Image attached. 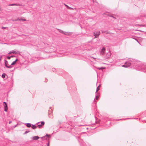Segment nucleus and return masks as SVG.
<instances>
[{
	"mask_svg": "<svg viewBox=\"0 0 146 146\" xmlns=\"http://www.w3.org/2000/svg\"><path fill=\"white\" fill-rule=\"evenodd\" d=\"M106 15V14L105 13H104L103 14V16H105V15Z\"/></svg>",
	"mask_w": 146,
	"mask_h": 146,
	"instance_id": "72a5a7b5",
	"label": "nucleus"
},
{
	"mask_svg": "<svg viewBox=\"0 0 146 146\" xmlns=\"http://www.w3.org/2000/svg\"><path fill=\"white\" fill-rule=\"evenodd\" d=\"M18 51L16 50H13L11 51L9 53V54H11V53H13L14 54H17V52Z\"/></svg>",
	"mask_w": 146,
	"mask_h": 146,
	"instance_id": "1a4fd4ad",
	"label": "nucleus"
},
{
	"mask_svg": "<svg viewBox=\"0 0 146 146\" xmlns=\"http://www.w3.org/2000/svg\"><path fill=\"white\" fill-rule=\"evenodd\" d=\"M30 132V131H26L25 133H23V134L24 135H25V134H27V133H28L29 132Z\"/></svg>",
	"mask_w": 146,
	"mask_h": 146,
	"instance_id": "393cba45",
	"label": "nucleus"
},
{
	"mask_svg": "<svg viewBox=\"0 0 146 146\" xmlns=\"http://www.w3.org/2000/svg\"><path fill=\"white\" fill-rule=\"evenodd\" d=\"M49 117L51 118H52L53 117V116L51 114L49 113Z\"/></svg>",
	"mask_w": 146,
	"mask_h": 146,
	"instance_id": "5701e85b",
	"label": "nucleus"
},
{
	"mask_svg": "<svg viewBox=\"0 0 146 146\" xmlns=\"http://www.w3.org/2000/svg\"><path fill=\"white\" fill-rule=\"evenodd\" d=\"M11 57L10 56H8L7 57V59L9 60H10Z\"/></svg>",
	"mask_w": 146,
	"mask_h": 146,
	"instance_id": "cd10ccee",
	"label": "nucleus"
},
{
	"mask_svg": "<svg viewBox=\"0 0 146 146\" xmlns=\"http://www.w3.org/2000/svg\"><path fill=\"white\" fill-rule=\"evenodd\" d=\"M81 146H86L84 143H82V144H81Z\"/></svg>",
	"mask_w": 146,
	"mask_h": 146,
	"instance_id": "b1692460",
	"label": "nucleus"
},
{
	"mask_svg": "<svg viewBox=\"0 0 146 146\" xmlns=\"http://www.w3.org/2000/svg\"><path fill=\"white\" fill-rule=\"evenodd\" d=\"M45 136H46L48 138H50L51 137V135L48 134H46L45 136L42 137L41 138L42 139L43 138L45 137Z\"/></svg>",
	"mask_w": 146,
	"mask_h": 146,
	"instance_id": "a211bd4d",
	"label": "nucleus"
},
{
	"mask_svg": "<svg viewBox=\"0 0 146 146\" xmlns=\"http://www.w3.org/2000/svg\"><path fill=\"white\" fill-rule=\"evenodd\" d=\"M32 128L33 129H35L37 127V126L35 125H32Z\"/></svg>",
	"mask_w": 146,
	"mask_h": 146,
	"instance_id": "f3484780",
	"label": "nucleus"
},
{
	"mask_svg": "<svg viewBox=\"0 0 146 146\" xmlns=\"http://www.w3.org/2000/svg\"><path fill=\"white\" fill-rule=\"evenodd\" d=\"M1 60V57H0V61Z\"/></svg>",
	"mask_w": 146,
	"mask_h": 146,
	"instance_id": "4c0bfd02",
	"label": "nucleus"
},
{
	"mask_svg": "<svg viewBox=\"0 0 146 146\" xmlns=\"http://www.w3.org/2000/svg\"><path fill=\"white\" fill-rule=\"evenodd\" d=\"M17 60H18V59L17 58L15 61L13 62L11 65H11H14L16 63V62L17 61Z\"/></svg>",
	"mask_w": 146,
	"mask_h": 146,
	"instance_id": "ddd939ff",
	"label": "nucleus"
},
{
	"mask_svg": "<svg viewBox=\"0 0 146 146\" xmlns=\"http://www.w3.org/2000/svg\"><path fill=\"white\" fill-rule=\"evenodd\" d=\"M5 65L6 67L8 68H11L12 67V66L10 65V66H8V63L7 61L6 60H5Z\"/></svg>",
	"mask_w": 146,
	"mask_h": 146,
	"instance_id": "39448f33",
	"label": "nucleus"
},
{
	"mask_svg": "<svg viewBox=\"0 0 146 146\" xmlns=\"http://www.w3.org/2000/svg\"><path fill=\"white\" fill-rule=\"evenodd\" d=\"M134 118H126V119H124V120H126V119H134Z\"/></svg>",
	"mask_w": 146,
	"mask_h": 146,
	"instance_id": "473e14b6",
	"label": "nucleus"
},
{
	"mask_svg": "<svg viewBox=\"0 0 146 146\" xmlns=\"http://www.w3.org/2000/svg\"><path fill=\"white\" fill-rule=\"evenodd\" d=\"M19 5L15 3H13L12 4H9L8 5L9 6H18Z\"/></svg>",
	"mask_w": 146,
	"mask_h": 146,
	"instance_id": "2eb2a0df",
	"label": "nucleus"
},
{
	"mask_svg": "<svg viewBox=\"0 0 146 146\" xmlns=\"http://www.w3.org/2000/svg\"><path fill=\"white\" fill-rule=\"evenodd\" d=\"M110 56L111 54L109 52L108 53H107L106 56V58H108L110 57Z\"/></svg>",
	"mask_w": 146,
	"mask_h": 146,
	"instance_id": "9b49d317",
	"label": "nucleus"
},
{
	"mask_svg": "<svg viewBox=\"0 0 146 146\" xmlns=\"http://www.w3.org/2000/svg\"><path fill=\"white\" fill-rule=\"evenodd\" d=\"M95 117V118H96V117ZM96 123H97V121H96Z\"/></svg>",
	"mask_w": 146,
	"mask_h": 146,
	"instance_id": "c9c22d12",
	"label": "nucleus"
},
{
	"mask_svg": "<svg viewBox=\"0 0 146 146\" xmlns=\"http://www.w3.org/2000/svg\"><path fill=\"white\" fill-rule=\"evenodd\" d=\"M102 32L103 33H106V34H110V33H109L108 31H102Z\"/></svg>",
	"mask_w": 146,
	"mask_h": 146,
	"instance_id": "4be33fe9",
	"label": "nucleus"
},
{
	"mask_svg": "<svg viewBox=\"0 0 146 146\" xmlns=\"http://www.w3.org/2000/svg\"><path fill=\"white\" fill-rule=\"evenodd\" d=\"M105 68L104 67H101V68H97L99 70H103Z\"/></svg>",
	"mask_w": 146,
	"mask_h": 146,
	"instance_id": "aec40b11",
	"label": "nucleus"
},
{
	"mask_svg": "<svg viewBox=\"0 0 146 146\" xmlns=\"http://www.w3.org/2000/svg\"><path fill=\"white\" fill-rule=\"evenodd\" d=\"M57 29L61 33H62V34H63L65 35H67L68 34V33L65 32L64 31H63L59 29Z\"/></svg>",
	"mask_w": 146,
	"mask_h": 146,
	"instance_id": "6e6552de",
	"label": "nucleus"
},
{
	"mask_svg": "<svg viewBox=\"0 0 146 146\" xmlns=\"http://www.w3.org/2000/svg\"><path fill=\"white\" fill-rule=\"evenodd\" d=\"M44 121L38 122L36 123L38 124V126L39 128H42V126L44 125Z\"/></svg>",
	"mask_w": 146,
	"mask_h": 146,
	"instance_id": "7ed1b4c3",
	"label": "nucleus"
},
{
	"mask_svg": "<svg viewBox=\"0 0 146 146\" xmlns=\"http://www.w3.org/2000/svg\"><path fill=\"white\" fill-rule=\"evenodd\" d=\"M101 84H100L97 88V89H96V93L99 90H100V88H99V87L100 86H101Z\"/></svg>",
	"mask_w": 146,
	"mask_h": 146,
	"instance_id": "412c9836",
	"label": "nucleus"
},
{
	"mask_svg": "<svg viewBox=\"0 0 146 146\" xmlns=\"http://www.w3.org/2000/svg\"><path fill=\"white\" fill-rule=\"evenodd\" d=\"M106 49L104 47H103L100 51V54L102 55H104L105 54Z\"/></svg>",
	"mask_w": 146,
	"mask_h": 146,
	"instance_id": "0eeeda50",
	"label": "nucleus"
},
{
	"mask_svg": "<svg viewBox=\"0 0 146 146\" xmlns=\"http://www.w3.org/2000/svg\"><path fill=\"white\" fill-rule=\"evenodd\" d=\"M93 0V2H94V0Z\"/></svg>",
	"mask_w": 146,
	"mask_h": 146,
	"instance_id": "ea45409f",
	"label": "nucleus"
},
{
	"mask_svg": "<svg viewBox=\"0 0 146 146\" xmlns=\"http://www.w3.org/2000/svg\"><path fill=\"white\" fill-rule=\"evenodd\" d=\"M39 138V137L37 136H34L33 137L32 139L34 140H36Z\"/></svg>",
	"mask_w": 146,
	"mask_h": 146,
	"instance_id": "9d476101",
	"label": "nucleus"
},
{
	"mask_svg": "<svg viewBox=\"0 0 146 146\" xmlns=\"http://www.w3.org/2000/svg\"><path fill=\"white\" fill-rule=\"evenodd\" d=\"M135 67L137 70L146 72V65L139 62L136 65Z\"/></svg>",
	"mask_w": 146,
	"mask_h": 146,
	"instance_id": "f257e3e1",
	"label": "nucleus"
},
{
	"mask_svg": "<svg viewBox=\"0 0 146 146\" xmlns=\"http://www.w3.org/2000/svg\"><path fill=\"white\" fill-rule=\"evenodd\" d=\"M47 146H49V142H48L47 144Z\"/></svg>",
	"mask_w": 146,
	"mask_h": 146,
	"instance_id": "2f4dec72",
	"label": "nucleus"
},
{
	"mask_svg": "<svg viewBox=\"0 0 146 146\" xmlns=\"http://www.w3.org/2000/svg\"><path fill=\"white\" fill-rule=\"evenodd\" d=\"M98 98H99V96H98L97 95H96V97H95V98L94 99V102H96V101H95V99L98 100ZM95 103L96 104V102H95Z\"/></svg>",
	"mask_w": 146,
	"mask_h": 146,
	"instance_id": "4468645a",
	"label": "nucleus"
},
{
	"mask_svg": "<svg viewBox=\"0 0 146 146\" xmlns=\"http://www.w3.org/2000/svg\"><path fill=\"white\" fill-rule=\"evenodd\" d=\"M135 39V40H136L137 41V42L138 43H139V44H140V43H139V41H138V40H137V39Z\"/></svg>",
	"mask_w": 146,
	"mask_h": 146,
	"instance_id": "7c9ffc66",
	"label": "nucleus"
},
{
	"mask_svg": "<svg viewBox=\"0 0 146 146\" xmlns=\"http://www.w3.org/2000/svg\"><path fill=\"white\" fill-rule=\"evenodd\" d=\"M3 105L4 108V111H7L8 109L7 103L5 102H4Z\"/></svg>",
	"mask_w": 146,
	"mask_h": 146,
	"instance_id": "423d86ee",
	"label": "nucleus"
},
{
	"mask_svg": "<svg viewBox=\"0 0 146 146\" xmlns=\"http://www.w3.org/2000/svg\"><path fill=\"white\" fill-rule=\"evenodd\" d=\"M135 62L136 61L134 60H129L125 62L124 64L122 65V66L125 68H127L130 66L131 64H135Z\"/></svg>",
	"mask_w": 146,
	"mask_h": 146,
	"instance_id": "f03ea898",
	"label": "nucleus"
},
{
	"mask_svg": "<svg viewBox=\"0 0 146 146\" xmlns=\"http://www.w3.org/2000/svg\"><path fill=\"white\" fill-rule=\"evenodd\" d=\"M19 21L22 20L23 21H26V20L25 19H20L19 20Z\"/></svg>",
	"mask_w": 146,
	"mask_h": 146,
	"instance_id": "a878e982",
	"label": "nucleus"
},
{
	"mask_svg": "<svg viewBox=\"0 0 146 146\" xmlns=\"http://www.w3.org/2000/svg\"><path fill=\"white\" fill-rule=\"evenodd\" d=\"M6 75V74H5V73H3L2 75V77L3 78H4L5 77Z\"/></svg>",
	"mask_w": 146,
	"mask_h": 146,
	"instance_id": "6ab92c4d",
	"label": "nucleus"
},
{
	"mask_svg": "<svg viewBox=\"0 0 146 146\" xmlns=\"http://www.w3.org/2000/svg\"><path fill=\"white\" fill-rule=\"evenodd\" d=\"M12 123V121H9V124H11Z\"/></svg>",
	"mask_w": 146,
	"mask_h": 146,
	"instance_id": "f704fd0d",
	"label": "nucleus"
},
{
	"mask_svg": "<svg viewBox=\"0 0 146 146\" xmlns=\"http://www.w3.org/2000/svg\"><path fill=\"white\" fill-rule=\"evenodd\" d=\"M122 120V119H118V120Z\"/></svg>",
	"mask_w": 146,
	"mask_h": 146,
	"instance_id": "e433bc0d",
	"label": "nucleus"
},
{
	"mask_svg": "<svg viewBox=\"0 0 146 146\" xmlns=\"http://www.w3.org/2000/svg\"><path fill=\"white\" fill-rule=\"evenodd\" d=\"M100 34V31H97L94 32V35L95 36V38H97L99 36Z\"/></svg>",
	"mask_w": 146,
	"mask_h": 146,
	"instance_id": "20e7f679",
	"label": "nucleus"
},
{
	"mask_svg": "<svg viewBox=\"0 0 146 146\" xmlns=\"http://www.w3.org/2000/svg\"><path fill=\"white\" fill-rule=\"evenodd\" d=\"M15 57V56L14 55H12V56H11V58H13V57Z\"/></svg>",
	"mask_w": 146,
	"mask_h": 146,
	"instance_id": "c756f323",
	"label": "nucleus"
},
{
	"mask_svg": "<svg viewBox=\"0 0 146 146\" xmlns=\"http://www.w3.org/2000/svg\"><path fill=\"white\" fill-rule=\"evenodd\" d=\"M111 17H113V18H114L113 17V16H111Z\"/></svg>",
	"mask_w": 146,
	"mask_h": 146,
	"instance_id": "58836bf2",
	"label": "nucleus"
},
{
	"mask_svg": "<svg viewBox=\"0 0 146 146\" xmlns=\"http://www.w3.org/2000/svg\"><path fill=\"white\" fill-rule=\"evenodd\" d=\"M64 5L66 7V8L68 9H73L71 7H69V6H68L66 4H65L64 3Z\"/></svg>",
	"mask_w": 146,
	"mask_h": 146,
	"instance_id": "dca6fc26",
	"label": "nucleus"
},
{
	"mask_svg": "<svg viewBox=\"0 0 146 146\" xmlns=\"http://www.w3.org/2000/svg\"><path fill=\"white\" fill-rule=\"evenodd\" d=\"M1 28H2V29H5L6 28V27H1Z\"/></svg>",
	"mask_w": 146,
	"mask_h": 146,
	"instance_id": "c85d7f7f",
	"label": "nucleus"
},
{
	"mask_svg": "<svg viewBox=\"0 0 146 146\" xmlns=\"http://www.w3.org/2000/svg\"><path fill=\"white\" fill-rule=\"evenodd\" d=\"M25 125H26L27 127H31L32 124L30 123H26Z\"/></svg>",
	"mask_w": 146,
	"mask_h": 146,
	"instance_id": "f8f14e48",
	"label": "nucleus"
},
{
	"mask_svg": "<svg viewBox=\"0 0 146 146\" xmlns=\"http://www.w3.org/2000/svg\"><path fill=\"white\" fill-rule=\"evenodd\" d=\"M78 138H79V137H78Z\"/></svg>",
	"mask_w": 146,
	"mask_h": 146,
	"instance_id": "a19ab883",
	"label": "nucleus"
},
{
	"mask_svg": "<svg viewBox=\"0 0 146 146\" xmlns=\"http://www.w3.org/2000/svg\"><path fill=\"white\" fill-rule=\"evenodd\" d=\"M52 70L54 72H56V69L55 68H53L52 69Z\"/></svg>",
	"mask_w": 146,
	"mask_h": 146,
	"instance_id": "bb28decb",
	"label": "nucleus"
}]
</instances>
